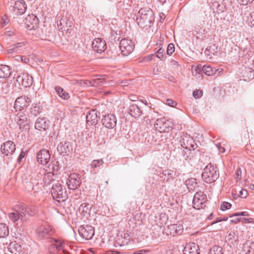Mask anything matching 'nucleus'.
Listing matches in <instances>:
<instances>
[{
	"label": "nucleus",
	"instance_id": "aec40b11",
	"mask_svg": "<svg viewBox=\"0 0 254 254\" xmlns=\"http://www.w3.org/2000/svg\"><path fill=\"white\" fill-rule=\"evenodd\" d=\"M26 8L25 1L23 0H19L15 2L14 5L12 7V11L17 15H21L25 13Z\"/></svg>",
	"mask_w": 254,
	"mask_h": 254
},
{
	"label": "nucleus",
	"instance_id": "9d476101",
	"mask_svg": "<svg viewBox=\"0 0 254 254\" xmlns=\"http://www.w3.org/2000/svg\"><path fill=\"white\" fill-rule=\"evenodd\" d=\"M180 143L182 147L188 150H194L196 144L194 140L190 135L184 134L181 136L180 140Z\"/></svg>",
	"mask_w": 254,
	"mask_h": 254
},
{
	"label": "nucleus",
	"instance_id": "7ed1b4c3",
	"mask_svg": "<svg viewBox=\"0 0 254 254\" xmlns=\"http://www.w3.org/2000/svg\"><path fill=\"white\" fill-rule=\"evenodd\" d=\"M51 193L53 199L59 202L64 201L67 198L65 189L59 183L53 185Z\"/></svg>",
	"mask_w": 254,
	"mask_h": 254
},
{
	"label": "nucleus",
	"instance_id": "603ef678",
	"mask_svg": "<svg viewBox=\"0 0 254 254\" xmlns=\"http://www.w3.org/2000/svg\"><path fill=\"white\" fill-rule=\"evenodd\" d=\"M166 104L172 107H174L177 105V103L174 100L168 99L166 100Z\"/></svg>",
	"mask_w": 254,
	"mask_h": 254
},
{
	"label": "nucleus",
	"instance_id": "2f4dec72",
	"mask_svg": "<svg viewBox=\"0 0 254 254\" xmlns=\"http://www.w3.org/2000/svg\"><path fill=\"white\" fill-rule=\"evenodd\" d=\"M11 74L9 67L5 65H0V78L8 77Z\"/></svg>",
	"mask_w": 254,
	"mask_h": 254
},
{
	"label": "nucleus",
	"instance_id": "6e6d98bb",
	"mask_svg": "<svg viewBox=\"0 0 254 254\" xmlns=\"http://www.w3.org/2000/svg\"><path fill=\"white\" fill-rule=\"evenodd\" d=\"M25 156V152L23 151H22L17 159L18 163H20L22 159L24 158Z\"/></svg>",
	"mask_w": 254,
	"mask_h": 254
},
{
	"label": "nucleus",
	"instance_id": "13d9d810",
	"mask_svg": "<svg viewBox=\"0 0 254 254\" xmlns=\"http://www.w3.org/2000/svg\"><path fill=\"white\" fill-rule=\"evenodd\" d=\"M63 22H64V20L62 19L60 21V23L58 24V27H60V28L62 30H63L64 29V26L63 25Z\"/></svg>",
	"mask_w": 254,
	"mask_h": 254
},
{
	"label": "nucleus",
	"instance_id": "a878e982",
	"mask_svg": "<svg viewBox=\"0 0 254 254\" xmlns=\"http://www.w3.org/2000/svg\"><path fill=\"white\" fill-rule=\"evenodd\" d=\"M86 122L91 125H95L98 123L97 111L92 110L88 112L86 115Z\"/></svg>",
	"mask_w": 254,
	"mask_h": 254
},
{
	"label": "nucleus",
	"instance_id": "a211bd4d",
	"mask_svg": "<svg viewBox=\"0 0 254 254\" xmlns=\"http://www.w3.org/2000/svg\"><path fill=\"white\" fill-rule=\"evenodd\" d=\"M196 71L198 72L200 71H202L205 74L208 76H212L216 74L217 72H218V73H222L223 69H215L214 68H212L210 65H204L202 66V68L201 67L197 66L196 68Z\"/></svg>",
	"mask_w": 254,
	"mask_h": 254
},
{
	"label": "nucleus",
	"instance_id": "bf43d9fd",
	"mask_svg": "<svg viewBox=\"0 0 254 254\" xmlns=\"http://www.w3.org/2000/svg\"><path fill=\"white\" fill-rule=\"evenodd\" d=\"M153 56V55H148V56H147L145 57L144 60L146 62H149V61H150L152 60V58Z\"/></svg>",
	"mask_w": 254,
	"mask_h": 254
},
{
	"label": "nucleus",
	"instance_id": "49530a36",
	"mask_svg": "<svg viewBox=\"0 0 254 254\" xmlns=\"http://www.w3.org/2000/svg\"><path fill=\"white\" fill-rule=\"evenodd\" d=\"M231 204L228 202H224L220 206V209L222 211L229 209L231 207Z\"/></svg>",
	"mask_w": 254,
	"mask_h": 254
},
{
	"label": "nucleus",
	"instance_id": "e433bc0d",
	"mask_svg": "<svg viewBox=\"0 0 254 254\" xmlns=\"http://www.w3.org/2000/svg\"><path fill=\"white\" fill-rule=\"evenodd\" d=\"M223 248L219 246H212L210 250L209 254H223Z\"/></svg>",
	"mask_w": 254,
	"mask_h": 254
},
{
	"label": "nucleus",
	"instance_id": "338daca9",
	"mask_svg": "<svg viewBox=\"0 0 254 254\" xmlns=\"http://www.w3.org/2000/svg\"><path fill=\"white\" fill-rule=\"evenodd\" d=\"M225 151V149L224 147H220V148H219V151L221 153H223Z\"/></svg>",
	"mask_w": 254,
	"mask_h": 254
},
{
	"label": "nucleus",
	"instance_id": "c85d7f7f",
	"mask_svg": "<svg viewBox=\"0 0 254 254\" xmlns=\"http://www.w3.org/2000/svg\"><path fill=\"white\" fill-rule=\"evenodd\" d=\"M7 249L10 253L14 254H19L22 251L21 246L15 242L10 243L8 245Z\"/></svg>",
	"mask_w": 254,
	"mask_h": 254
},
{
	"label": "nucleus",
	"instance_id": "58836bf2",
	"mask_svg": "<svg viewBox=\"0 0 254 254\" xmlns=\"http://www.w3.org/2000/svg\"><path fill=\"white\" fill-rule=\"evenodd\" d=\"M8 217L9 220L13 223L16 222L19 219H20V216L18 215V214L16 210H14V212L9 213Z\"/></svg>",
	"mask_w": 254,
	"mask_h": 254
},
{
	"label": "nucleus",
	"instance_id": "864d4df0",
	"mask_svg": "<svg viewBox=\"0 0 254 254\" xmlns=\"http://www.w3.org/2000/svg\"><path fill=\"white\" fill-rule=\"evenodd\" d=\"M249 216V213L247 212L244 211L240 213H235L233 214L230 217L238 216Z\"/></svg>",
	"mask_w": 254,
	"mask_h": 254
},
{
	"label": "nucleus",
	"instance_id": "dca6fc26",
	"mask_svg": "<svg viewBox=\"0 0 254 254\" xmlns=\"http://www.w3.org/2000/svg\"><path fill=\"white\" fill-rule=\"evenodd\" d=\"M31 100L28 96H21L16 99L14 107L16 110H21L24 107L28 106Z\"/></svg>",
	"mask_w": 254,
	"mask_h": 254
},
{
	"label": "nucleus",
	"instance_id": "4d7b16f0",
	"mask_svg": "<svg viewBox=\"0 0 254 254\" xmlns=\"http://www.w3.org/2000/svg\"><path fill=\"white\" fill-rule=\"evenodd\" d=\"M160 70L157 66H155L153 69V73L155 75L159 74Z\"/></svg>",
	"mask_w": 254,
	"mask_h": 254
},
{
	"label": "nucleus",
	"instance_id": "ea45409f",
	"mask_svg": "<svg viewBox=\"0 0 254 254\" xmlns=\"http://www.w3.org/2000/svg\"><path fill=\"white\" fill-rule=\"evenodd\" d=\"M193 158L192 153L191 150H187V152H185L183 155L182 159L183 160H186L190 162Z\"/></svg>",
	"mask_w": 254,
	"mask_h": 254
},
{
	"label": "nucleus",
	"instance_id": "6e6552de",
	"mask_svg": "<svg viewBox=\"0 0 254 254\" xmlns=\"http://www.w3.org/2000/svg\"><path fill=\"white\" fill-rule=\"evenodd\" d=\"M94 228L91 226L81 225L78 228L79 235L86 240H91L94 235Z\"/></svg>",
	"mask_w": 254,
	"mask_h": 254
},
{
	"label": "nucleus",
	"instance_id": "2eb2a0df",
	"mask_svg": "<svg viewBox=\"0 0 254 254\" xmlns=\"http://www.w3.org/2000/svg\"><path fill=\"white\" fill-rule=\"evenodd\" d=\"M19 84L25 87H29L32 85L33 78L27 73H22L18 75L16 79Z\"/></svg>",
	"mask_w": 254,
	"mask_h": 254
},
{
	"label": "nucleus",
	"instance_id": "c03bdc74",
	"mask_svg": "<svg viewBox=\"0 0 254 254\" xmlns=\"http://www.w3.org/2000/svg\"><path fill=\"white\" fill-rule=\"evenodd\" d=\"M79 210H82V213H87L89 210V205L88 203H83L79 207Z\"/></svg>",
	"mask_w": 254,
	"mask_h": 254
},
{
	"label": "nucleus",
	"instance_id": "c9c22d12",
	"mask_svg": "<svg viewBox=\"0 0 254 254\" xmlns=\"http://www.w3.org/2000/svg\"><path fill=\"white\" fill-rule=\"evenodd\" d=\"M217 48L215 47V45H211L208 46L205 50L204 54L206 56L209 57V59H211L212 56L215 55V53L216 52V50Z\"/></svg>",
	"mask_w": 254,
	"mask_h": 254
},
{
	"label": "nucleus",
	"instance_id": "1a4fd4ad",
	"mask_svg": "<svg viewBox=\"0 0 254 254\" xmlns=\"http://www.w3.org/2000/svg\"><path fill=\"white\" fill-rule=\"evenodd\" d=\"M81 183V180L79 174L76 173L71 174L68 178L66 182L67 186L70 190H76L78 189Z\"/></svg>",
	"mask_w": 254,
	"mask_h": 254
},
{
	"label": "nucleus",
	"instance_id": "37998d69",
	"mask_svg": "<svg viewBox=\"0 0 254 254\" xmlns=\"http://www.w3.org/2000/svg\"><path fill=\"white\" fill-rule=\"evenodd\" d=\"M162 175L168 177L167 180L168 181L170 178L173 177L174 171L170 170H165L163 171Z\"/></svg>",
	"mask_w": 254,
	"mask_h": 254
},
{
	"label": "nucleus",
	"instance_id": "9b49d317",
	"mask_svg": "<svg viewBox=\"0 0 254 254\" xmlns=\"http://www.w3.org/2000/svg\"><path fill=\"white\" fill-rule=\"evenodd\" d=\"M154 127L156 130L160 132H169L170 130L169 122L166 121L165 118L157 119L154 125Z\"/></svg>",
	"mask_w": 254,
	"mask_h": 254
},
{
	"label": "nucleus",
	"instance_id": "6ab92c4d",
	"mask_svg": "<svg viewBox=\"0 0 254 254\" xmlns=\"http://www.w3.org/2000/svg\"><path fill=\"white\" fill-rule=\"evenodd\" d=\"M92 45L94 51L99 53L104 52L106 49L105 41L100 38L94 39Z\"/></svg>",
	"mask_w": 254,
	"mask_h": 254
},
{
	"label": "nucleus",
	"instance_id": "4468645a",
	"mask_svg": "<svg viewBox=\"0 0 254 254\" xmlns=\"http://www.w3.org/2000/svg\"><path fill=\"white\" fill-rule=\"evenodd\" d=\"M38 18L34 14L27 15L24 20V24L29 30L36 29L38 27Z\"/></svg>",
	"mask_w": 254,
	"mask_h": 254
},
{
	"label": "nucleus",
	"instance_id": "20e7f679",
	"mask_svg": "<svg viewBox=\"0 0 254 254\" xmlns=\"http://www.w3.org/2000/svg\"><path fill=\"white\" fill-rule=\"evenodd\" d=\"M36 233L40 239H50L55 233V230L52 226L41 225L37 228Z\"/></svg>",
	"mask_w": 254,
	"mask_h": 254
},
{
	"label": "nucleus",
	"instance_id": "e2e57ef3",
	"mask_svg": "<svg viewBox=\"0 0 254 254\" xmlns=\"http://www.w3.org/2000/svg\"><path fill=\"white\" fill-rule=\"evenodd\" d=\"M241 218H236L235 219H233L231 220L232 222H234L235 223H237L238 222H240L241 221Z\"/></svg>",
	"mask_w": 254,
	"mask_h": 254
},
{
	"label": "nucleus",
	"instance_id": "f704fd0d",
	"mask_svg": "<svg viewBox=\"0 0 254 254\" xmlns=\"http://www.w3.org/2000/svg\"><path fill=\"white\" fill-rule=\"evenodd\" d=\"M9 235L8 226L4 223H0V238H5Z\"/></svg>",
	"mask_w": 254,
	"mask_h": 254
},
{
	"label": "nucleus",
	"instance_id": "473e14b6",
	"mask_svg": "<svg viewBox=\"0 0 254 254\" xmlns=\"http://www.w3.org/2000/svg\"><path fill=\"white\" fill-rule=\"evenodd\" d=\"M25 45L24 42H19L9 46L7 50L8 53L12 54L13 53H18L20 50V48Z\"/></svg>",
	"mask_w": 254,
	"mask_h": 254
},
{
	"label": "nucleus",
	"instance_id": "7c9ffc66",
	"mask_svg": "<svg viewBox=\"0 0 254 254\" xmlns=\"http://www.w3.org/2000/svg\"><path fill=\"white\" fill-rule=\"evenodd\" d=\"M60 149L63 154H68L72 150V147L70 142H65L64 144L59 145L58 149Z\"/></svg>",
	"mask_w": 254,
	"mask_h": 254
},
{
	"label": "nucleus",
	"instance_id": "052dcab7",
	"mask_svg": "<svg viewBox=\"0 0 254 254\" xmlns=\"http://www.w3.org/2000/svg\"><path fill=\"white\" fill-rule=\"evenodd\" d=\"M253 220L252 218H249V219H245L244 221H243V223H253Z\"/></svg>",
	"mask_w": 254,
	"mask_h": 254
},
{
	"label": "nucleus",
	"instance_id": "f8f14e48",
	"mask_svg": "<svg viewBox=\"0 0 254 254\" xmlns=\"http://www.w3.org/2000/svg\"><path fill=\"white\" fill-rule=\"evenodd\" d=\"M15 149V145L11 141H6L1 145L0 147L2 154L6 156L12 155Z\"/></svg>",
	"mask_w": 254,
	"mask_h": 254
},
{
	"label": "nucleus",
	"instance_id": "09e8293b",
	"mask_svg": "<svg viewBox=\"0 0 254 254\" xmlns=\"http://www.w3.org/2000/svg\"><path fill=\"white\" fill-rule=\"evenodd\" d=\"M202 91L201 90H196L193 92V96L197 99L200 98L202 95Z\"/></svg>",
	"mask_w": 254,
	"mask_h": 254
},
{
	"label": "nucleus",
	"instance_id": "cd10ccee",
	"mask_svg": "<svg viewBox=\"0 0 254 254\" xmlns=\"http://www.w3.org/2000/svg\"><path fill=\"white\" fill-rule=\"evenodd\" d=\"M128 113L134 118H137L140 116L142 112L138 106L131 105L128 108Z\"/></svg>",
	"mask_w": 254,
	"mask_h": 254
},
{
	"label": "nucleus",
	"instance_id": "ddd939ff",
	"mask_svg": "<svg viewBox=\"0 0 254 254\" xmlns=\"http://www.w3.org/2000/svg\"><path fill=\"white\" fill-rule=\"evenodd\" d=\"M102 125L108 128H113L117 124V119L113 114L105 115L102 119Z\"/></svg>",
	"mask_w": 254,
	"mask_h": 254
},
{
	"label": "nucleus",
	"instance_id": "a19ab883",
	"mask_svg": "<svg viewBox=\"0 0 254 254\" xmlns=\"http://www.w3.org/2000/svg\"><path fill=\"white\" fill-rule=\"evenodd\" d=\"M104 163L103 159L94 160L91 162L90 166L92 168H95L100 167Z\"/></svg>",
	"mask_w": 254,
	"mask_h": 254
},
{
	"label": "nucleus",
	"instance_id": "72a5a7b5",
	"mask_svg": "<svg viewBox=\"0 0 254 254\" xmlns=\"http://www.w3.org/2000/svg\"><path fill=\"white\" fill-rule=\"evenodd\" d=\"M55 90L58 95L63 99L67 100L69 98V95L68 93L65 92L62 88L60 86L55 87Z\"/></svg>",
	"mask_w": 254,
	"mask_h": 254
},
{
	"label": "nucleus",
	"instance_id": "680f3d73",
	"mask_svg": "<svg viewBox=\"0 0 254 254\" xmlns=\"http://www.w3.org/2000/svg\"><path fill=\"white\" fill-rule=\"evenodd\" d=\"M168 80L170 81H171V82H173L174 83L176 82V79L173 76H172L168 77Z\"/></svg>",
	"mask_w": 254,
	"mask_h": 254
},
{
	"label": "nucleus",
	"instance_id": "5fc2aeb1",
	"mask_svg": "<svg viewBox=\"0 0 254 254\" xmlns=\"http://www.w3.org/2000/svg\"><path fill=\"white\" fill-rule=\"evenodd\" d=\"M239 2L242 5H246L248 3H251L254 0H238Z\"/></svg>",
	"mask_w": 254,
	"mask_h": 254
},
{
	"label": "nucleus",
	"instance_id": "de8ad7c7",
	"mask_svg": "<svg viewBox=\"0 0 254 254\" xmlns=\"http://www.w3.org/2000/svg\"><path fill=\"white\" fill-rule=\"evenodd\" d=\"M9 20L8 18V17L5 15H4L2 17H1V20L0 21V24L1 25V27H3L4 26H6L7 24L8 23Z\"/></svg>",
	"mask_w": 254,
	"mask_h": 254
},
{
	"label": "nucleus",
	"instance_id": "c756f323",
	"mask_svg": "<svg viewBox=\"0 0 254 254\" xmlns=\"http://www.w3.org/2000/svg\"><path fill=\"white\" fill-rule=\"evenodd\" d=\"M185 184L189 191H193L198 186L196 180L194 178H190L188 179Z\"/></svg>",
	"mask_w": 254,
	"mask_h": 254
},
{
	"label": "nucleus",
	"instance_id": "393cba45",
	"mask_svg": "<svg viewBox=\"0 0 254 254\" xmlns=\"http://www.w3.org/2000/svg\"><path fill=\"white\" fill-rule=\"evenodd\" d=\"M198 246L194 243H190L186 245L184 251V254H199Z\"/></svg>",
	"mask_w": 254,
	"mask_h": 254
},
{
	"label": "nucleus",
	"instance_id": "f03ea898",
	"mask_svg": "<svg viewBox=\"0 0 254 254\" xmlns=\"http://www.w3.org/2000/svg\"><path fill=\"white\" fill-rule=\"evenodd\" d=\"M219 173L217 167L209 163L203 169L201 177L206 183L214 182L219 177Z\"/></svg>",
	"mask_w": 254,
	"mask_h": 254
},
{
	"label": "nucleus",
	"instance_id": "79ce46f5",
	"mask_svg": "<svg viewBox=\"0 0 254 254\" xmlns=\"http://www.w3.org/2000/svg\"><path fill=\"white\" fill-rule=\"evenodd\" d=\"M53 241L55 242V243L52 244L51 246L55 247L58 251L61 250L62 249L63 243L57 239H54Z\"/></svg>",
	"mask_w": 254,
	"mask_h": 254
},
{
	"label": "nucleus",
	"instance_id": "5701e85b",
	"mask_svg": "<svg viewBox=\"0 0 254 254\" xmlns=\"http://www.w3.org/2000/svg\"><path fill=\"white\" fill-rule=\"evenodd\" d=\"M42 183H39L36 179H31L30 181L26 182L25 188L28 191H34L38 192L41 188Z\"/></svg>",
	"mask_w": 254,
	"mask_h": 254
},
{
	"label": "nucleus",
	"instance_id": "0eeeda50",
	"mask_svg": "<svg viewBox=\"0 0 254 254\" xmlns=\"http://www.w3.org/2000/svg\"><path fill=\"white\" fill-rule=\"evenodd\" d=\"M15 120L20 131H26L29 129L30 122L28 120L27 116L24 113H18Z\"/></svg>",
	"mask_w": 254,
	"mask_h": 254
},
{
	"label": "nucleus",
	"instance_id": "4be33fe9",
	"mask_svg": "<svg viewBox=\"0 0 254 254\" xmlns=\"http://www.w3.org/2000/svg\"><path fill=\"white\" fill-rule=\"evenodd\" d=\"M183 231V226L180 224H171L169 225L166 233L168 235L175 236L177 235L181 234Z\"/></svg>",
	"mask_w": 254,
	"mask_h": 254
},
{
	"label": "nucleus",
	"instance_id": "a18cd8bd",
	"mask_svg": "<svg viewBox=\"0 0 254 254\" xmlns=\"http://www.w3.org/2000/svg\"><path fill=\"white\" fill-rule=\"evenodd\" d=\"M175 51L174 45L172 43H170L168 45L167 49V55L171 56Z\"/></svg>",
	"mask_w": 254,
	"mask_h": 254
},
{
	"label": "nucleus",
	"instance_id": "69168bd1",
	"mask_svg": "<svg viewBox=\"0 0 254 254\" xmlns=\"http://www.w3.org/2000/svg\"><path fill=\"white\" fill-rule=\"evenodd\" d=\"M160 17L161 19H164L165 18V17H166V16H165V15L163 13H161L160 14Z\"/></svg>",
	"mask_w": 254,
	"mask_h": 254
},
{
	"label": "nucleus",
	"instance_id": "bb28decb",
	"mask_svg": "<svg viewBox=\"0 0 254 254\" xmlns=\"http://www.w3.org/2000/svg\"><path fill=\"white\" fill-rule=\"evenodd\" d=\"M48 127L46 120L44 118H38L35 124V128L39 130H45Z\"/></svg>",
	"mask_w": 254,
	"mask_h": 254
},
{
	"label": "nucleus",
	"instance_id": "8fccbe9b",
	"mask_svg": "<svg viewBox=\"0 0 254 254\" xmlns=\"http://www.w3.org/2000/svg\"><path fill=\"white\" fill-rule=\"evenodd\" d=\"M164 52V50L162 48H160L157 51L156 56L160 59H163L165 57Z\"/></svg>",
	"mask_w": 254,
	"mask_h": 254
},
{
	"label": "nucleus",
	"instance_id": "412c9836",
	"mask_svg": "<svg viewBox=\"0 0 254 254\" xmlns=\"http://www.w3.org/2000/svg\"><path fill=\"white\" fill-rule=\"evenodd\" d=\"M106 75H96L94 76V78L90 81L86 80V82L85 83L87 85H89L91 86L103 85L106 83Z\"/></svg>",
	"mask_w": 254,
	"mask_h": 254
},
{
	"label": "nucleus",
	"instance_id": "f257e3e1",
	"mask_svg": "<svg viewBox=\"0 0 254 254\" xmlns=\"http://www.w3.org/2000/svg\"><path fill=\"white\" fill-rule=\"evenodd\" d=\"M136 20L138 25L142 28L150 27L155 19L154 13L149 8H141Z\"/></svg>",
	"mask_w": 254,
	"mask_h": 254
},
{
	"label": "nucleus",
	"instance_id": "774afa93",
	"mask_svg": "<svg viewBox=\"0 0 254 254\" xmlns=\"http://www.w3.org/2000/svg\"><path fill=\"white\" fill-rule=\"evenodd\" d=\"M249 188L252 190H254V184H251L249 186Z\"/></svg>",
	"mask_w": 254,
	"mask_h": 254
},
{
	"label": "nucleus",
	"instance_id": "0e129e2a",
	"mask_svg": "<svg viewBox=\"0 0 254 254\" xmlns=\"http://www.w3.org/2000/svg\"><path fill=\"white\" fill-rule=\"evenodd\" d=\"M143 252H145V251L141 250V251H137L136 253H134V254H141L143 253Z\"/></svg>",
	"mask_w": 254,
	"mask_h": 254
},
{
	"label": "nucleus",
	"instance_id": "3c124183",
	"mask_svg": "<svg viewBox=\"0 0 254 254\" xmlns=\"http://www.w3.org/2000/svg\"><path fill=\"white\" fill-rule=\"evenodd\" d=\"M248 194V191L246 190L242 189L239 191V196L241 198H246Z\"/></svg>",
	"mask_w": 254,
	"mask_h": 254
},
{
	"label": "nucleus",
	"instance_id": "4c0bfd02",
	"mask_svg": "<svg viewBox=\"0 0 254 254\" xmlns=\"http://www.w3.org/2000/svg\"><path fill=\"white\" fill-rule=\"evenodd\" d=\"M26 209L28 212V218L30 216H32L36 215L38 212V208L35 206H27Z\"/></svg>",
	"mask_w": 254,
	"mask_h": 254
},
{
	"label": "nucleus",
	"instance_id": "f3484780",
	"mask_svg": "<svg viewBox=\"0 0 254 254\" xmlns=\"http://www.w3.org/2000/svg\"><path fill=\"white\" fill-rule=\"evenodd\" d=\"M51 154L49 151L45 149L40 150L37 154V161L44 165L49 162Z\"/></svg>",
	"mask_w": 254,
	"mask_h": 254
},
{
	"label": "nucleus",
	"instance_id": "423d86ee",
	"mask_svg": "<svg viewBox=\"0 0 254 254\" xmlns=\"http://www.w3.org/2000/svg\"><path fill=\"white\" fill-rule=\"evenodd\" d=\"M119 47L122 54L124 56H127L132 52L134 45L132 40L124 38L121 40Z\"/></svg>",
	"mask_w": 254,
	"mask_h": 254
},
{
	"label": "nucleus",
	"instance_id": "b1692460",
	"mask_svg": "<svg viewBox=\"0 0 254 254\" xmlns=\"http://www.w3.org/2000/svg\"><path fill=\"white\" fill-rule=\"evenodd\" d=\"M14 210H16L20 216V218L22 221H25L28 219L26 206L23 204L18 205L15 207Z\"/></svg>",
	"mask_w": 254,
	"mask_h": 254
},
{
	"label": "nucleus",
	"instance_id": "39448f33",
	"mask_svg": "<svg viewBox=\"0 0 254 254\" xmlns=\"http://www.w3.org/2000/svg\"><path fill=\"white\" fill-rule=\"evenodd\" d=\"M207 200L206 194L203 191H198L193 196V207L197 209H202L205 206Z\"/></svg>",
	"mask_w": 254,
	"mask_h": 254
}]
</instances>
